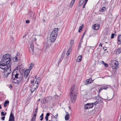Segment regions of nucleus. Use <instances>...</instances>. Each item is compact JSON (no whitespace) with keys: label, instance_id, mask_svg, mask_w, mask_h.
Here are the masks:
<instances>
[{"label":"nucleus","instance_id":"1","mask_svg":"<svg viewBox=\"0 0 121 121\" xmlns=\"http://www.w3.org/2000/svg\"><path fill=\"white\" fill-rule=\"evenodd\" d=\"M0 62V68L4 70L3 72H6L10 74L11 72V65H12L11 56L9 54H6L3 56Z\"/></svg>","mask_w":121,"mask_h":121},{"label":"nucleus","instance_id":"2","mask_svg":"<svg viewBox=\"0 0 121 121\" xmlns=\"http://www.w3.org/2000/svg\"><path fill=\"white\" fill-rule=\"evenodd\" d=\"M22 73L21 74L20 73H18L16 72V70H14L12 73L13 82L15 84L19 83L22 79Z\"/></svg>","mask_w":121,"mask_h":121},{"label":"nucleus","instance_id":"3","mask_svg":"<svg viewBox=\"0 0 121 121\" xmlns=\"http://www.w3.org/2000/svg\"><path fill=\"white\" fill-rule=\"evenodd\" d=\"M74 85L72 86L70 89V99L71 101L73 103H74L76 100V96L77 94V91H74L75 87Z\"/></svg>","mask_w":121,"mask_h":121},{"label":"nucleus","instance_id":"4","mask_svg":"<svg viewBox=\"0 0 121 121\" xmlns=\"http://www.w3.org/2000/svg\"><path fill=\"white\" fill-rule=\"evenodd\" d=\"M114 64L113 65H112L111 67H112V69H116L118 67V62L117 61H114Z\"/></svg>","mask_w":121,"mask_h":121},{"label":"nucleus","instance_id":"5","mask_svg":"<svg viewBox=\"0 0 121 121\" xmlns=\"http://www.w3.org/2000/svg\"><path fill=\"white\" fill-rule=\"evenodd\" d=\"M93 107V105L91 103H87L84 105V107L85 109L91 108Z\"/></svg>","mask_w":121,"mask_h":121},{"label":"nucleus","instance_id":"6","mask_svg":"<svg viewBox=\"0 0 121 121\" xmlns=\"http://www.w3.org/2000/svg\"><path fill=\"white\" fill-rule=\"evenodd\" d=\"M58 28H54L53 31L51 33V34L53 35H55L57 36L58 34Z\"/></svg>","mask_w":121,"mask_h":121},{"label":"nucleus","instance_id":"7","mask_svg":"<svg viewBox=\"0 0 121 121\" xmlns=\"http://www.w3.org/2000/svg\"><path fill=\"white\" fill-rule=\"evenodd\" d=\"M34 48V45L32 44L30 45V47L29 48V51L31 53L33 54L34 53L33 49Z\"/></svg>","mask_w":121,"mask_h":121},{"label":"nucleus","instance_id":"8","mask_svg":"<svg viewBox=\"0 0 121 121\" xmlns=\"http://www.w3.org/2000/svg\"><path fill=\"white\" fill-rule=\"evenodd\" d=\"M14 117L12 111L11 112L9 121H14Z\"/></svg>","mask_w":121,"mask_h":121},{"label":"nucleus","instance_id":"9","mask_svg":"<svg viewBox=\"0 0 121 121\" xmlns=\"http://www.w3.org/2000/svg\"><path fill=\"white\" fill-rule=\"evenodd\" d=\"M40 78L38 77L36 79L35 82V83H34V85H35V86H37V85L38 86H39L38 84L40 82Z\"/></svg>","mask_w":121,"mask_h":121},{"label":"nucleus","instance_id":"10","mask_svg":"<svg viewBox=\"0 0 121 121\" xmlns=\"http://www.w3.org/2000/svg\"><path fill=\"white\" fill-rule=\"evenodd\" d=\"M93 26L94 29L95 30L99 29L100 27V25L98 24H95Z\"/></svg>","mask_w":121,"mask_h":121},{"label":"nucleus","instance_id":"11","mask_svg":"<svg viewBox=\"0 0 121 121\" xmlns=\"http://www.w3.org/2000/svg\"><path fill=\"white\" fill-rule=\"evenodd\" d=\"M92 82V81L91 78L87 79L86 81V84H89Z\"/></svg>","mask_w":121,"mask_h":121},{"label":"nucleus","instance_id":"12","mask_svg":"<svg viewBox=\"0 0 121 121\" xmlns=\"http://www.w3.org/2000/svg\"><path fill=\"white\" fill-rule=\"evenodd\" d=\"M9 74V73H7L6 72H3V76L4 78H7L8 77Z\"/></svg>","mask_w":121,"mask_h":121},{"label":"nucleus","instance_id":"13","mask_svg":"<svg viewBox=\"0 0 121 121\" xmlns=\"http://www.w3.org/2000/svg\"><path fill=\"white\" fill-rule=\"evenodd\" d=\"M117 54H119L121 52V48H119L115 50Z\"/></svg>","mask_w":121,"mask_h":121},{"label":"nucleus","instance_id":"14","mask_svg":"<svg viewBox=\"0 0 121 121\" xmlns=\"http://www.w3.org/2000/svg\"><path fill=\"white\" fill-rule=\"evenodd\" d=\"M65 55V53H64L63 52V53L62 54V55H61V57L60 58V59L59 61V63H60V62L62 61V60L63 58L64 57V56Z\"/></svg>","mask_w":121,"mask_h":121},{"label":"nucleus","instance_id":"15","mask_svg":"<svg viewBox=\"0 0 121 121\" xmlns=\"http://www.w3.org/2000/svg\"><path fill=\"white\" fill-rule=\"evenodd\" d=\"M52 97L51 96H49L48 97H47L46 99H45V101H46L47 102H48L49 101H50L52 99Z\"/></svg>","mask_w":121,"mask_h":121},{"label":"nucleus","instance_id":"16","mask_svg":"<svg viewBox=\"0 0 121 121\" xmlns=\"http://www.w3.org/2000/svg\"><path fill=\"white\" fill-rule=\"evenodd\" d=\"M94 99H95L99 101L101 99H102V98L99 95V94L97 96H95L94 97Z\"/></svg>","mask_w":121,"mask_h":121},{"label":"nucleus","instance_id":"17","mask_svg":"<svg viewBox=\"0 0 121 121\" xmlns=\"http://www.w3.org/2000/svg\"><path fill=\"white\" fill-rule=\"evenodd\" d=\"M82 60V56H79L78 57L76 60V61L77 62H79L81 61Z\"/></svg>","mask_w":121,"mask_h":121},{"label":"nucleus","instance_id":"18","mask_svg":"<svg viewBox=\"0 0 121 121\" xmlns=\"http://www.w3.org/2000/svg\"><path fill=\"white\" fill-rule=\"evenodd\" d=\"M29 71H28V72H24V76L25 78L27 77L28 76L29 74Z\"/></svg>","mask_w":121,"mask_h":121},{"label":"nucleus","instance_id":"19","mask_svg":"<svg viewBox=\"0 0 121 121\" xmlns=\"http://www.w3.org/2000/svg\"><path fill=\"white\" fill-rule=\"evenodd\" d=\"M84 27V25L83 24H82L80 26L78 30V32H81V30L82 31V29Z\"/></svg>","mask_w":121,"mask_h":121},{"label":"nucleus","instance_id":"20","mask_svg":"<svg viewBox=\"0 0 121 121\" xmlns=\"http://www.w3.org/2000/svg\"><path fill=\"white\" fill-rule=\"evenodd\" d=\"M106 9V8L105 7H103L101 9L99 10V11L100 12H102L105 11Z\"/></svg>","mask_w":121,"mask_h":121},{"label":"nucleus","instance_id":"21","mask_svg":"<svg viewBox=\"0 0 121 121\" xmlns=\"http://www.w3.org/2000/svg\"><path fill=\"white\" fill-rule=\"evenodd\" d=\"M84 0H80L79 2L78 6L80 7L81 5L84 3Z\"/></svg>","mask_w":121,"mask_h":121},{"label":"nucleus","instance_id":"22","mask_svg":"<svg viewBox=\"0 0 121 121\" xmlns=\"http://www.w3.org/2000/svg\"><path fill=\"white\" fill-rule=\"evenodd\" d=\"M9 101H6L4 102V106L5 107L7 106V104L9 105Z\"/></svg>","mask_w":121,"mask_h":121},{"label":"nucleus","instance_id":"23","mask_svg":"<svg viewBox=\"0 0 121 121\" xmlns=\"http://www.w3.org/2000/svg\"><path fill=\"white\" fill-rule=\"evenodd\" d=\"M56 39L55 38H53L50 37V40L52 42H53L55 41Z\"/></svg>","mask_w":121,"mask_h":121},{"label":"nucleus","instance_id":"24","mask_svg":"<svg viewBox=\"0 0 121 121\" xmlns=\"http://www.w3.org/2000/svg\"><path fill=\"white\" fill-rule=\"evenodd\" d=\"M13 61L14 62H17V61L19 59L17 57H15L12 58Z\"/></svg>","mask_w":121,"mask_h":121},{"label":"nucleus","instance_id":"25","mask_svg":"<svg viewBox=\"0 0 121 121\" xmlns=\"http://www.w3.org/2000/svg\"><path fill=\"white\" fill-rule=\"evenodd\" d=\"M69 118V114H67L65 117V119L66 120H68Z\"/></svg>","mask_w":121,"mask_h":121},{"label":"nucleus","instance_id":"26","mask_svg":"<svg viewBox=\"0 0 121 121\" xmlns=\"http://www.w3.org/2000/svg\"><path fill=\"white\" fill-rule=\"evenodd\" d=\"M75 0H72L71 2V3L70 4V7H71L72 6H73V4L74 3Z\"/></svg>","mask_w":121,"mask_h":121},{"label":"nucleus","instance_id":"27","mask_svg":"<svg viewBox=\"0 0 121 121\" xmlns=\"http://www.w3.org/2000/svg\"><path fill=\"white\" fill-rule=\"evenodd\" d=\"M38 87V86L37 85V86H36L34 87V89L33 90H32V89H30V91H31V93H32L36 89H37V87Z\"/></svg>","mask_w":121,"mask_h":121},{"label":"nucleus","instance_id":"28","mask_svg":"<svg viewBox=\"0 0 121 121\" xmlns=\"http://www.w3.org/2000/svg\"><path fill=\"white\" fill-rule=\"evenodd\" d=\"M43 113L40 116V117L41 118V119H40V120L41 121H42L43 120Z\"/></svg>","mask_w":121,"mask_h":121},{"label":"nucleus","instance_id":"29","mask_svg":"<svg viewBox=\"0 0 121 121\" xmlns=\"http://www.w3.org/2000/svg\"><path fill=\"white\" fill-rule=\"evenodd\" d=\"M98 102L97 101H95V102L93 103H91V104H92L93 105V106L94 105H96L98 103Z\"/></svg>","mask_w":121,"mask_h":121},{"label":"nucleus","instance_id":"30","mask_svg":"<svg viewBox=\"0 0 121 121\" xmlns=\"http://www.w3.org/2000/svg\"><path fill=\"white\" fill-rule=\"evenodd\" d=\"M7 113L6 112H5L4 113L3 112H2L1 113V116H5L6 114Z\"/></svg>","mask_w":121,"mask_h":121},{"label":"nucleus","instance_id":"31","mask_svg":"<svg viewBox=\"0 0 121 121\" xmlns=\"http://www.w3.org/2000/svg\"><path fill=\"white\" fill-rule=\"evenodd\" d=\"M57 36H55V35H52V34H51L50 35V37H52V38H56V37H57Z\"/></svg>","mask_w":121,"mask_h":121},{"label":"nucleus","instance_id":"32","mask_svg":"<svg viewBox=\"0 0 121 121\" xmlns=\"http://www.w3.org/2000/svg\"><path fill=\"white\" fill-rule=\"evenodd\" d=\"M117 43L118 45H120L121 44V39H118Z\"/></svg>","mask_w":121,"mask_h":121},{"label":"nucleus","instance_id":"33","mask_svg":"<svg viewBox=\"0 0 121 121\" xmlns=\"http://www.w3.org/2000/svg\"><path fill=\"white\" fill-rule=\"evenodd\" d=\"M45 99L41 100V102L43 103H45L48 102L46 101H45Z\"/></svg>","mask_w":121,"mask_h":121},{"label":"nucleus","instance_id":"34","mask_svg":"<svg viewBox=\"0 0 121 121\" xmlns=\"http://www.w3.org/2000/svg\"><path fill=\"white\" fill-rule=\"evenodd\" d=\"M36 118V116H34V115H33V116H32V118H31V120H35V119Z\"/></svg>","mask_w":121,"mask_h":121},{"label":"nucleus","instance_id":"35","mask_svg":"<svg viewBox=\"0 0 121 121\" xmlns=\"http://www.w3.org/2000/svg\"><path fill=\"white\" fill-rule=\"evenodd\" d=\"M58 114L57 113L56 115H55V116H54V117H55V118L56 119H58Z\"/></svg>","mask_w":121,"mask_h":121},{"label":"nucleus","instance_id":"36","mask_svg":"<svg viewBox=\"0 0 121 121\" xmlns=\"http://www.w3.org/2000/svg\"><path fill=\"white\" fill-rule=\"evenodd\" d=\"M81 43H79V45H78V50H79L80 49L81 47Z\"/></svg>","mask_w":121,"mask_h":121},{"label":"nucleus","instance_id":"37","mask_svg":"<svg viewBox=\"0 0 121 121\" xmlns=\"http://www.w3.org/2000/svg\"><path fill=\"white\" fill-rule=\"evenodd\" d=\"M35 86V85H34L33 86H30V89H32V90H33L34 89V86Z\"/></svg>","mask_w":121,"mask_h":121},{"label":"nucleus","instance_id":"38","mask_svg":"<svg viewBox=\"0 0 121 121\" xmlns=\"http://www.w3.org/2000/svg\"><path fill=\"white\" fill-rule=\"evenodd\" d=\"M115 35L114 34H112L111 35V39H113L114 37V36Z\"/></svg>","mask_w":121,"mask_h":121},{"label":"nucleus","instance_id":"39","mask_svg":"<svg viewBox=\"0 0 121 121\" xmlns=\"http://www.w3.org/2000/svg\"><path fill=\"white\" fill-rule=\"evenodd\" d=\"M33 66L30 65L29 67V70H28H28H30L32 68Z\"/></svg>","mask_w":121,"mask_h":121},{"label":"nucleus","instance_id":"40","mask_svg":"<svg viewBox=\"0 0 121 121\" xmlns=\"http://www.w3.org/2000/svg\"><path fill=\"white\" fill-rule=\"evenodd\" d=\"M103 89V88L102 87L100 88L99 89V93H100L101 91Z\"/></svg>","mask_w":121,"mask_h":121},{"label":"nucleus","instance_id":"41","mask_svg":"<svg viewBox=\"0 0 121 121\" xmlns=\"http://www.w3.org/2000/svg\"><path fill=\"white\" fill-rule=\"evenodd\" d=\"M102 87L103 88V89L105 90H106L108 88L107 86H103Z\"/></svg>","mask_w":121,"mask_h":121},{"label":"nucleus","instance_id":"42","mask_svg":"<svg viewBox=\"0 0 121 121\" xmlns=\"http://www.w3.org/2000/svg\"><path fill=\"white\" fill-rule=\"evenodd\" d=\"M18 54L19 55V54L18 53H18H17V55H16V56H15V57H17L18 59H19V55H18Z\"/></svg>","mask_w":121,"mask_h":121},{"label":"nucleus","instance_id":"43","mask_svg":"<svg viewBox=\"0 0 121 121\" xmlns=\"http://www.w3.org/2000/svg\"><path fill=\"white\" fill-rule=\"evenodd\" d=\"M5 118V117L4 116H3V117H2L1 118V120H2L4 121V120Z\"/></svg>","mask_w":121,"mask_h":121},{"label":"nucleus","instance_id":"44","mask_svg":"<svg viewBox=\"0 0 121 121\" xmlns=\"http://www.w3.org/2000/svg\"><path fill=\"white\" fill-rule=\"evenodd\" d=\"M37 112H33V114L34 115V116H36V115L37 114Z\"/></svg>","mask_w":121,"mask_h":121},{"label":"nucleus","instance_id":"45","mask_svg":"<svg viewBox=\"0 0 121 121\" xmlns=\"http://www.w3.org/2000/svg\"><path fill=\"white\" fill-rule=\"evenodd\" d=\"M105 66L106 67H108V65L107 64L105 63H104V64Z\"/></svg>","mask_w":121,"mask_h":121},{"label":"nucleus","instance_id":"46","mask_svg":"<svg viewBox=\"0 0 121 121\" xmlns=\"http://www.w3.org/2000/svg\"><path fill=\"white\" fill-rule=\"evenodd\" d=\"M70 53L69 52H68L67 51V52L66 55L67 56H69Z\"/></svg>","mask_w":121,"mask_h":121},{"label":"nucleus","instance_id":"47","mask_svg":"<svg viewBox=\"0 0 121 121\" xmlns=\"http://www.w3.org/2000/svg\"><path fill=\"white\" fill-rule=\"evenodd\" d=\"M45 119L46 121H48V117H47V116H46L45 117Z\"/></svg>","mask_w":121,"mask_h":121},{"label":"nucleus","instance_id":"48","mask_svg":"<svg viewBox=\"0 0 121 121\" xmlns=\"http://www.w3.org/2000/svg\"><path fill=\"white\" fill-rule=\"evenodd\" d=\"M87 1H88L87 0H85L84 4L86 5V4Z\"/></svg>","mask_w":121,"mask_h":121},{"label":"nucleus","instance_id":"49","mask_svg":"<svg viewBox=\"0 0 121 121\" xmlns=\"http://www.w3.org/2000/svg\"><path fill=\"white\" fill-rule=\"evenodd\" d=\"M50 115V113H48L46 114V116H47V117H48Z\"/></svg>","mask_w":121,"mask_h":121},{"label":"nucleus","instance_id":"50","mask_svg":"<svg viewBox=\"0 0 121 121\" xmlns=\"http://www.w3.org/2000/svg\"><path fill=\"white\" fill-rule=\"evenodd\" d=\"M101 99H101L99 101L100 103H102L103 102V100H101Z\"/></svg>","mask_w":121,"mask_h":121},{"label":"nucleus","instance_id":"51","mask_svg":"<svg viewBox=\"0 0 121 121\" xmlns=\"http://www.w3.org/2000/svg\"><path fill=\"white\" fill-rule=\"evenodd\" d=\"M71 49H70V48L68 50V52H69L70 53V52L71 51Z\"/></svg>","mask_w":121,"mask_h":121},{"label":"nucleus","instance_id":"52","mask_svg":"<svg viewBox=\"0 0 121 121\" xmlns=\"http://www.w3.org/2000/svg\"><path fill=\"white\" fill-rule=\"evenodd\" d=\"M30 21L29 20H26V23H28Z\"/></svg>","mask_w":121,"mask_h":121},{"label":"nucleus","instance_id":"53","mask_svg":"<svg viewBox=\"0 0 121 121\" xmlns=\"http://www.w3.org/2000/svg\"><path fill=\"white\" fill-rule=\"evenodd\" d=\"M38 108H37L35 109V112H37V111H38Z\"/></svg>","mask_w":121,"mask_h":121},{"label":"nucleus","instance_id":"54","mask_svg":"<svg viewBox=\"0 0 121 121\" xmlns=\"http://www.w3.org/2000/svg\"><path fill=\"white\" fill-rule=\"evenodd\" d=\"M117 38L118 39H121V37L120 36L118 35L117 37Z\"/></svg>","mask_w":121,"mask_h":121},{"label":"nucleus","instance_id":"55","mask_svg":"<svg viewBox=\"0 0 121 121\" xmlns=\"http://www.w3.org/2000/svg\"><path fill=\"white\" fill-rule=\"evenodd\" d=\"M35 82V80L34 79H33L32 81H31V83H33Z\"/></svg>","mask_w":121,"mask_h":121},{"label":"nucleus","instance_id":"56","mask_svg":"<svg viewBox=\"0 0 121 121\" xmlns=\"http://www.w3.org/2000/svg\"><path fill=\"white\" fill-rule=\"evenodd\" d=\"M82 42H83L82 40V39H80V43H81Z\"/></svg>","mask_w":121,"mask_h":121},{"label":"nucleus","instance_id":"57","mask_svg":"<svg viewBox=\"0 0 121 121\" xmlns=\"http://www.w3.org/2000/svg\"><path fill=\"white\" fill-rule=\"evenodd\" d=\"M105 63L103 61H102V63L103 64H104V63Z\"/></svg>","mask_w":121,"mask_h":121},{"label":"nucleus","instance_id":"58","mask_svg":"<svg viewBox=\"0 0 121 121\" xmlns=\"http://www.w3.org/2000/svg\"><path fill=\"white\" fill-rule=\"evenodd\" d=\"M85 5L84 4L82 7V8H84Z\"/></svg>","mask_w":121,"mask_h":121},{"label":"nucleus","instance_id":"59","mask_svg":"<svg viewBox=\"0 0 121 121\" xmlns=\"http://www.w3.org/2000/svg\"><path fill=\"white\" fill-rule=\"evenodd\" d=\"M85 35V32H84V33L83 35L82 36V37H83Z\"/></svg>","mask_w":121,"mask_h":121},{"label":"nucleus","instance_id":"60","mask_svg":"<svg viewBox=\"0 0 121 121\" xmlns=\"http://www.w3.org/2000/svg\"><path fill=\"white\" fill-rule=\"evenodd\" d=\"M102 44L101 43H100L99 45V46H101V47H102Z\"/></svg>","mask_w":121,"mask_h":121},{"label":"nucleus","instance_id":"61","mask_svg":"<svg viewBox=\"0 0 121 121\" xmlns=\"http://www.w3.org/2000/svg\"><path fill=\"white\" fill-rule=\"evenodd\" d=\"M9 86H10L9 87H12V86L11 85H10Z\"/></svg>","mask_w":121,"mask_h":121},{"label":"nucleus","instance_id":"62","mask_svg":"<svg viewBox=\"0 0 121 121\" xmlns=\"http://www.w3.org/2000/svg\"><path fill=\"white\" fill-rule=\"evenodd\" d=\"M33 65V63H31L30 64V65Z\"/></svg>","mask_w":121,"mask_h":121},{"label":"nucleus","instance_id":"63","mask_svg":"<svg viewBox=\"0 0 121 121\" xmlns=\"http://www.w3.org/2000/svg\"><path fill=\"white\" fill-rule=\"evenodd\" d=\"M83 37H81V39H82H82H83Z\"/></svg>","mask_w":121,"mask_h":121},{"label":"nucleus","instance_id":"64","mask_svg":"<svg viewBox=\"0 0 121 121\" xmlns=\"http://www.w3.org/2000/svg\"><path fill=\"white\" fill-rule=\"evenodd\" d=\"M66 115L67 114H68V112H67L66 111Z\"/></svg>","mask_w":121,"mask_h":121}]
</instances>
